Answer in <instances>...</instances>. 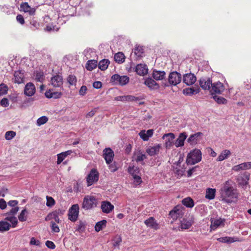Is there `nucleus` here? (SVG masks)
Returning a JSON list of instances; mask_svg holds the SVG:
<instances>
[{
    "mask_svg": "<svg viewBox=\"0 0 251 251\" xmlns=\"http://www.w3.org/2000/svg\"><path fill=\"white\" fill-rule=\"evenodd\" d=\"M222 201L231 203L236 200L238 197L237 190L234 189L229 181H226L221 188Z\"/></svg>",
    "mask_w": 251,
    "mask_h": 251,
    "instance_id": "nucleus-1",
    "label": "nucleus"
},
{
    "mask_svg": "<svg viewBox=\"0 0 251 251\" xmlns=\"http://www.w3.org/2000/svg\"><path fill=\"white\" fill-rule=\"evenodd\" d=\"M201 152L197 149L191 151L188 154L186 160L187 165H194L201 160Z\"/></svg>",
    "mask_w": 251,
    "mask_h": 251,
    "instance_id": "nucleus-2",
    "label": "nucleus"
},
{
    "mask_svg": "<svg viewBox=\"0 0 251 251\" xmlns=\"http://www.w3.org/2000/svg\"><path fill=\"white\" fill-rule=\"evenodd\" d=\"M98 201L93 196L87 195L83 199L82 208L86 210L91 209L97 206Z\"/></svg>",
    "mask_w": 251,
    "mask_h": 251,
    "instance_id": "nucleus-3",
    "label": "nucleus"
},
{
    "mask_svg": "<svg viewBox=\"0 0 251 251\" xmlns=\"http://www.w3.org/2000/svg\"><path fill=\"white\" fill-rule=\"evenodd\" d=\"M111 80L116 84L123 86L129 82V78L126 75L121 76L118 74H115L112 76Z\"/></svg>",
    "mask_w": 251,
    "mask_h": 251,
    "instance_id": "nucleus-4",
    "label": "nucleus"
},
{
    "mask_svg": "<svg viewBox=\"0 0 251 251\" xmlns=\"http://www.w3.org/2000/svg\"><path fill=\"white\" fill-rule=\"evenodd\" d=\"M181 81V75L177 72H171L168 77V82L170 85L176 86Z\"/></svg>",
    "mask_w": 251,
    "mask_h": 251,
    "instance_id": "nucleus-5",
    "label": "nucleus"
},
{
    "mask_svg": "<svg viewBox=\"0 0 251 251\" xmlns=\"http://www.w3.org/2000/svg\"><path fill=\"white\" fill-rule=\"evenodd\" d=\"M79 213V206L77 204H74L69 210V219L72 222L76 221Z\"/></svg>",
    "mask_w": 251,
    "mask_h": 251,
    "instance_id": "nucleus-6",
    "label": "nucleus"
},
{
    "mask_svg": "<svg viewBox=\"0 0 251 251\" xmlns=\"http://www.w3.org/2000/svg\"><path fill=\"white\" fill-rule=\"evenodd\" d=\"M99 178V174L97 170L95 169H92L87 177L88 186H90L95 182L98 181Z\"/></svg>",
    "mask_w": 251,
    "mask_h": 251,
    "instance_id": "nucleus-7",
    "label": "nucleus"
},
{
    "mask_svg": "<svg viewBox=\"0 0 251 251\" xmlns=\"http://www.w3.org/2000/svg\"><path fill=\"white\" fill-rule=\"evenodd\" d=\"M211 90L210 91L211 94H221L225 90V87L223 84L220 81L212 83Z\"/></svg>",
    "mask_w": 251,
    "mask_h": 251,
    "instance_id": "nucleus-8",
    "label": "nucleus"
},
{
    "mask_svg": "<svg viewBox=\"0 0 251 251\" xmlns=\"http://www.w3.org/2000/svg\"><path fill=\"white\" fill-rule=\"evenodd\" d=\"M175 135L173 133H168L163 135L162 139L165 140V146L166 149H170L173 146V143Z\"/></svg>",
    "mask_w": 251,
    "mask_h": 251,
    "instance_id": "nucleus-9",
    "label": "nucleus"
},
{
    "mask_svg": "<svg viewBox=\"0 0 251 251\" xmlns=\"http://www.w3.org/2000/svg\"><path fill=\"white\" fill-rule=\"evenodd\" d=\"M103 157L107 164H110L114 158V154L113 151L110 148H107L103 151Z\"/></svg>",
    "mask_w": 251,
    "mask_h": 251,
    "instance_id": "nucleus-10",
    "label": "nucleus"
},
{
    "mask_svg": "<svg viewBox=\"0 0 251 251\" xmlns=\"http://www.w3.org/2000/svg\"><path fill=\"white\" fill-rule=\"evenodd\" d=\"M20 11H23L25 13H28L29 15L33 16L35 14L36 8L31 7L28 2H24L20 4Z\"/></svg>",
    "mask_w": 251,
    "mask_h": 251,
    "instance_id": "nucleus-11",
    "label": "nucleus"
},
{
    "mask_svg": "<svg viewBox=\"0 0 251 251\" xmlns=\"http://www.w3.org/2000/svg\"><path fill=\"white\" fill-rule=\"evenodd\" d=\"M250 178L249 174L245 172L243 174H240L238 176L237 181L239 185L241 186H246L248 184V181Z\"/></svg>",
    "mask_w": 251,
    "mask_h": 251,
    "instance_id": "nucleus-12",
    "label": "nucleus"
},
{
    "mask_svg": "<svg viewBox=\"0 0 251 251\" xmlns=\"http://www.w3.org/2000/svg\"><path fill=\"white\" fill-rule=\"evenodd\" d=\"M197 78L194 74L188 73L184 75L183 76V82L187 85H191L195 83Z\"/></svg>",
    "mask_w": 251,
    "mask_h": 251,
    "instance_id": "nucleus-13",
    "label": "nucleus"
},
{
    "mask_svg": "<svg viewBox=\"0 0 251 251\" xmlns=\"http://www.w3.org/2000/svg\"><path fill=\"white\" fill-rule=\"evenodd\" d=\"M36 92L35 85L31 82L27 83L24 89V94L28 97L32 96L34 95Z\"/></svg>",
    "mask_w": 251,
    "mask_h": 251,
    "instance_id": "nucleus-14",
    "label": "nucleus"
},
{
    "mask_svg": "<svg viewBox=\"0 0 251 251\" xmlns=\"http://www.w3.org/2000/svg\"><path fill=\"white\" fill-rule=\"evenodd\" d=\"M201 87L203 90H209L212 85V80L209 77L201 78L199 80Z\"/></svg>",
    "mask_w": 251,
    "mask_h": 251,
    "instance_id": "nucleus-15",
    "label": "nucleus"
},
{
    "mask_svg": "<svg viewBox=\"0 0 251 251\" xmlns=\"http://www.w3.org/2000/svg\"><path fill=\"white\" fill-rule=\"evenodd\" d=\"M202 134L201 132H198L191 135L187 139V141L191 145H195L199 140L200 137Z\"/></svg>",
    "mask_w": 251,
    "mask_h": 251,
    "instance_id": "nucleus-16",
    "label": "nucleus"
},
{
    "mask_svg": "<svg viewBox=\"0 0 251 251\" xmlns=\"http://www.w3.org/2000/svg\"><path fill=\"white\" fill-rule=\"evenodd\" d=\"M51 85L55 87H59L63 84L62 77L59 75H55L50 79Z\"/></svg>",
    "mask_w": 251,
    "mask_h": 251,
    "instance_id": "nucleus-17",
    "label": "nucleus"
},
{
    "mask_svg": "<svg viewBox=\"0 0 251 251\" xmlns=\"http://www.w3.org/2000/svg\"><path fill=\"white\" fill-rule=\"evenodd\" d=\"M114 208V205L109 201H104L101 203V208L102 212L105 213H109L113 210Z\"/></svg>",
    "mask_w": 251,
    "mask_h": 251,
    "instance_id": "nucleus-18",
    "label": "nucleus"
},
{
    "mask_svg": "<svg viewBox=\"0 0 251 251\" xmlns=\"http://www.w3.org/2000/svg\"><path fill=\"white\" fill-rule=\"evenodd\" d=\"M135 72L140 75H144L148 73V67L145 64H138L135 68Z\"/></svg>",
    "mask_w": 251,
    "mask_h": 251,
    "instance_id": "nucleus-19",
    "label": "nucleus"
},
{
    "mask_svg": "<svg viewBox=\"0 0 251 251\" xmlns=\"http://www.w3.org/2000/svg\"><path fill=\"white\" fill-rule=\"evenodd\" d=\"M187 137V135L185 132L181 133L175 141V145L176 147L177 148L182 147Z\"/></svg>",
    "mask_w": 251,
    "mask_h": 251,
    "instance_id": "nucleus-20",
    "label": "nucleus"
},
{
    "mask_svg": "<svg viewBox=\"0 0 251 251\" xmlns=\"http://www.w3.org/2000/svg\"><path fill=\"white\" fill-rule=\"evenodd\" d=\"M161 148L160 144H156L152 147H149L147 150L146 152L150 156H153L158 154Z\"/></svg>",
    "mask_w": 251,
    "mask_h": 251,
    "instance_id": "nucleus-21",
    "label": "nucleus"
},
{
    "mask_svg": "<svg viewBox=\"0 0 251 251\" xmlns=\"http://www.w3.org/2000/svg\"><path fill=\"white\" fill-rule=\"evenodd\" d=\"M144 84L151 89L155 90L159 88V84L151 78H147L144 82Z\"/></svg>",
    "mask_w": 251,
    "mask_h": 251,
    "instance_id": "nucleus-22",
    "label": "nucleus"
},
{
    "mask_svg": "<svg viewBox=\"0 0 251 251\" xmlns=\"http://www.w3.org/2000/svg\"><path fill=\"white\" fill-rule=\"evenodd\" d=\"M146 225L151 228L157 229L158 228L156 221L153 217H150L144 222Z\"/></svg>",
    "mask_w": 251,
    "mask_h": 251,
    "instance_id": "nucleus-23",
    "label": "nucleus"
},
{
    "mask_svg": "<svg viewBox=\"0 0 251 251\" xmlns=\"http://www.w3.org/2000/svg\"><path fill=\"white\" fill-rule=\"evenodd\" d=\"M166 73L164 71L154 70L152 72V76L156 80H162L164 78Z\"/></svg>",
    "mask_w": 251,
    "mask_h": 251,
    "instance_id": "nucleus-24",
    "label": "nucleus"
},
{
    "mask_svg": "<svg viewBox=\"0 0 251 251\" xmlns=\"http://www.w3.org/2000/svg\"><path fill=\"white\" fill-rule=\"evenodd\" d=\"M45 95L47 98L58 99L61 97L62 94L59 92H51L49 90L46 92Z\"/></svg>",
    "mask_w": 251,
    "mask_h": 251,
    "instance_id": "nucleus-25",
    "label": "nucleus"
},
{
    "mask_svg": "<svg viewBox=\"0 0 251 251\" xmlns=\"http://www.w3.org/2000/svg\"><path fill=\"white\" fill-rule=\"evenodd\" d=\"M72 153V151L71 150H69L65 152H61L57 155V164H60L63 160L67 157L68 155H70Z\"/></svg>",
    "mask_w": 251,
    "mask_h": 251,
    "instance_id": "nucleus-26",
    "label": "nucleus"
},
{
    "mask_svg": "<svg viewBox=\"0 0 251 251\" xmlns=\"http://www.w3.org/2000/svg\"><path fill=\"white\" fill-rule=\"evenodd\" d=\"M98 62L97 60H90L87 62L85 67L87 70L92 71L96 68Z\"/></svg>",
    "mask_w": 251,
    "mask_h": 251,
    "instance_id": "nucleus-27",
    "label": "nucleus"
},
{
    "mask_svg": "<svg viewBox=\"0 0 251 251\" xmlns=\"http://www.w3.org/2000/svg\"><path fill=\"white\" fill-rule=\"evenodd\" d=\"M231 154V152L229 150H225L223 151L221 154L218 156L217 160L218 161H222L226 158Z\"/></svg>",
    "mask_w": 251,
    "mask_h": 251,
    "instance_id": "nucleus-28",
    "label": "nucleus"
},
{
    "mask_svg": "<svg viewBox=\"0 0 251 251\" xmlns=\"http://www.w3.org/2000/svg\"><path fill=\"white\" fill-rule=\"evenodd\" d=\"M24 75L20 72H15L14 73V82L15 83L20 84L24 81Z\"/></svg>",
    "mask_w": 251,
    "mask_h": 251,
    "instance_id": "nucleus-29",
    "label": "nucleus"
},
{
    "mask_svg": "<svg viewBox=\"0 0 251 251\" xmlns=\"http://www.w3.org/2000/svg\"><path fill=\"white\" fill-rule=\"evenodd\" d=\"M133 169L134 167H129L128 169V172L131 174L136 183L139 184L142 182L141 177L137 175H134V173L133 172Z\"/></svg>",
    "mask_w": 251,
    "mask_h": 251,
    "instance_id": "nucleus-30",
    "label": "nucleus"
},
{
    "mask_svg": "<svg viewBox=\"0 0 251 251\" xmlns=\"http://www.w3.org/2000/svg\"><path fill=\"white\" fill-rule=\"evenodd\" d=\"M110 63V61L108 59H103L100 61L98 66L99 68L102 71L105 70L109 64Z\"/></svg>",
    "mask_w": 251,
    "mask_h": 251,
    "instance_id": "nucleus-31",
    "label": "nucleus"
},
{
    "mask_svg": "<svg viewBox=\"0 0 251 251\" xmlns=\"http://www.w3.org/2000/svg\"><path fill=\"white\" fill-rule=\"evenodd\" d=\"M215 189H207L206 191L205 198L208 200H213L215 198Z\"/></svg>",
    "mask_w": 251,
    "mask_h": 251,
    "instance_id": "nucleus-32",
    "label": "nucleus"
},
{
    "mask_svg": "<svg viewBox=\"0 0 251 251\" xmlns=\"http://www.w3.org/2000/svg\"><path fill=\"white\" fill-rule=\"evenodd\" d=\"M200 92L199 89H195L194 88H187L183 90V93L186 95H192L195 94H198Z\"/></svg>",
    "mask_w": 251,
    "mask_h": 251,
    "instance_id": "nucleus-33",
    "label": "nucleus"
},
{
    "mask_svg": "<svg viewBox=\"0 0 251 251\" xmlns=\"http://www.w3.org/2000/svg\"><path fill=\"white\" fill-rule=\"evenodd\" d=\"M10 226V224L6 221H0V231L3 232L8 230Z\"/></svg>",
    "mask_w": 251,
    "mask_h": 251,
    "instance_id": "nucleus-34",
    "label": "nucleus"
},
{
    "mask_svg": "<svg viewBox=\"0 0 251 251\" xmlns=\"http://www.w3.org/2000/svg\"><path fill=\"white\" fill-rule=\"evenodd\" d=\"M114 60L118 63H123L125 61V55L122 52H118L114 55Z\"/></svg>",
    "mask_w": 251,
    "mask_h": 251,
    "instance_id": "nucleus-35",
    "label": "nucleus"
},
{
    "mask_svg": "<svg viewBox=\"0 0 251 251\" xmlns=\"http://www.w3.org/2000/svg\"><path fill=\"white\" fill-rule=\"evenodd\" d=\"M224 221L221 219L213 220L211 221V227L215 229L222 224H224Z\"/></svg>",
    "mask_w": 251,
    "mask_h": 251,
    "instance_id": "nucleus-36",
    "label": "nucleus"
},
{
    "mask_svg": "<svg viewBox=\"0 0 251 251\" xmlns=\"http://www.w3.org/2000/svg\"><path fill=\"white\" fill-rule=\"evenodd\" d=\"M142 46L136 45L134 50V53L137 57H141L144 52Z\"/></svg>",
    "mask_w": 251,
    "mask_h": 251,
    "instance_id": "nucleus-37",
    "label": "nucleus"
},
{
    "mask_svg": "<svg viewBox=\"0 0 251 251\" xmlns=\"http://www.w3.org/2000/svg\"><path fill=\"white\" fill-rule=\"evenodd\" d=\"M181 223V228L183 229H188L192 225V223L190 220L187 221L185 219H183Z\"/></svg>",
    "mask_w": 251,
    "mask_h": 251,
    "instance_id": "nucleus-38",
    "label": "nucleus"
},
{
    "mask_svg": "<svg viewBox=\"0 0 251 251\" xmlns=\"http://www.w3.org/2000/svg\"><path fill=\"white\" fill-rule=\"evenodd\" d=\"M182 202L183 205L188 207H192L194 205L193 200L190 198H187L183 199Z\"/></svg>",
    "mask_w": 251,
    "mask_h": 251,
    "instance_id": "nucleus-39",
    "label": "nucleus"
},
{
    "mask_svg": "<svg viewBox=\"0 0 251 251\" xmlns=\"http://www.w3.org/2000/svg\"><path fill=\"white\" fill-rule=\"evenodd\" d=\"M106 224V221L105 220H103L101 221L98 222L97 223L95 229V230L97 232L100 231L101 230L103 226H105Z\"/></svg>",
    "mask_w": 251,
    "mask_h": 251,
    "instance_id": "nucleus-40",
    "label": "nucleus"
},
{
    "mask_svg": "<svg viewBox=\"0 0 251 251\" xmlns=\"http://www.w3.org/2000/svg\"><path fill=\"white\" fill-rule=\"evenodd\" d=\"M135 155V160L137 162L143 161L147 158V155L142 153L140 151H139Z\"/></svg>",
    "mask_w": 251,
    "mask_h": 251,
    "instance_id": "nucleus-41",
    "label": "nucleus"
},
{
    "mask_svg": "<svg viewBox=\"0 0 251 251\" xmlns=\"http://www.w3.org/2000/svg\"><path fill=\"white\" fill-rule=\"evenodd\" d=\"M213 98L218 104H226L227 101L225 98L216 95L213 96Z\"/></svg>",
    "mask_w": 251,
    "mask_h": 251,
    "instance_id": "nucleus-42",
    "label": "nucleus"
},
{
    "mask_svg": "<svg viewBox=\"0 0 251 251\" xmlns=\"http://www.w3.org/2000/svg\"><path fill=\"white\" fill-rule=\"evenodd\" d=\"M27 211L26 209H23L18 216L19 220L21 222L25 221L27 219L26 215Z\"/></svg>",
    "mask_w": 251,
    "mask_h": 251,
    "instance_id": "nucleus-43",
    "label": "nucleus"
},
{
    "mask_svg": "<svg viewBox=\"0 0 251 251\" xmlns=\"http://www.w3.org/2000/svg\"><path fill=\"white\" fill-rule=\"evenodd\" d=\"M86 224L85 222L80 221L79 224L76 227V231L79 232H83L85 230Z\"/></svg>",
    "mask_w": 251,
    "mask_h": 251,
    "instance_id": "nucleus-44",
    "label": "nucleus"
},
{
    "mask_svg": "<svg viewBox=\"0 0 251 251\" xmlns=\"http://www.w3.org/2000/svg\"><path fill=\"white\" fill-rule=\"evenodd\" d=\"M5 220L11 222L13 227H15L17 225L18 221L15 216H9L5 218Z\"/></svg>",
    "mask_w": 251,
    "mask_h": 251,
    "instance_id": "nucleus-45",
    "label": "nucleus"
},
{
    "mask_svg": "<svg viewBox=\"0 0 251 251\" xmlns=\"http://www.w3.org/2000/svg\"><path fill=\"white\" fill-rule=\"evenodd\" d=\"M48 121V118L46 116H42L40 118H38L37 120V125L38 126H40L46 123Z\"/></svg>",
    "mask_w": 251,
    "mask_h": 251,
    "instance_id": "nucleus-46",
    "label": "nucleus"
},
{
    "mask_svg": "<svg viewBox=\"0 0 251 251\" xmlns=\"http://www.w3.org/2000/svg\"><path fill=\"white\" fill-rule=\"evenodd\" d=\"M8 88L6 85L4 83L0 84V95H5L8 91Z\"/></svg>",
    "mask_w": 251,
    "mask_h": 251,
    "instance_id": "nucleus-47",
    "label": "nucleus"
},
{
    "mask_svg": "<svg viewBox=\"0 0 251 251\" xmlns=\"http://www.w3.org/2000/svg\"><path fill=\"white\" fill-rule=\"evenodd\" d=\"M16 135V132L13 131H8L5 133V138L7 140H10Z\"/></svg>",
    "mask_w": 251,
    "mask_h": 251,
    "instance_id": "nucleus-48",
    "label": "nucleus"
},
{
    "mask_svg": "<svg viewBox=\"0 0 251 251\" xmlns=\"http://www.w3.org/2000/svg\"><path fill=\"white\" fill-rule=\"evenodd\" d=\"M67 81L71 85H75L76 82V78L74 75H70L67 78Z\"/></svg>",
    "mask_w": 251,
    "mask_h": 251,
    "instance_id": "nucleus-49",
    "label": "nucleus"
},
{
    "mask_svg": "<svg viewBox=\"0 0 251 251\" xmlns=\"http://www.w3.org/2000/svg\"><path fill=\"white\" fill-rule=\"evenodd\" d=\"M180 211L179 210L173 209L170 212L169 215L173 218L176 219L180 215Z\"/></svg>",
    "mask_w": 251,
    "mask_h": 251,
    "instance_id": "nucleus-50",
    "label": "nucleus"
},
{
    "mask_svg": "<svg viewBox=\"0 0 251 251\" xmlns=\"http://www.w3.org/2000/svg\"><path fill=\"white\" fill-rule=\"evenodd\" d=\"M114 242L113 243V246L115 247L119 246L121 242H122V238L119 235H117L115 237L114 239Z\"/></svg>",
    "mask_w": 251,
    "mask_h": 251,
    "instance_id": "nucleus-51",
    "label": "nucleus"
},
{
    "mask_svg": "<svg viewBox=\"0 0 251 251\" xmlns=\"http://www.w3.org/2000/svg\"><path fill=\"white\" fill-rule=\"evenodd\" d=\"M54 204L55 201L54 200V199L51 197L47 196V206H48V207H51L53 205H54Z\"/></svg>",
    "mask_w": 251,
    "mask_h": 251,
    "instance_id": "nucleus-52",
    "label": "nucleus"
},
{
    "mask_svg": "<svg viewBox=\"0 0 251 251\" xmlns=\"http://www.w3.org/2000/svg\"><path fill=\"white\" fill-rule=\"evenodd\" d=\"M19 210V207L18 206L13 207L9 212L6 213V215L8 216H14V215L17 213Z\"/></svg>",
    "mask_w": 251,
    "mask_h": 251,
    "instance_id": "nucleus-53",
    "label": "nucleus"
},
{
    "mask_svg": "<svg viewBox=\"0 0 251 251\" xmlns=\"http://www.w3.org/2000/svg\"><path fill=\"white\" fill-rule=\"evenodd\" d=\"M139 135L140 138L143 139L144 141H148L149 140V137L148 135L146 134V130H142L139 133Z\"/></svg>",
    "mask_w": 251,
    "mask_h": 251,
    "instance_id": "nucleus-54",
    "label": "nucleus"
},
{
    "mask_svg": "<svg viewBox=\"0 0 251 251\" xmlns=\"http://www.w3.org/2000/svg\"><path fill=\"white\" fill-rule=\"evenodd\" d=\"M50 224H51V228L52 231H53L54 232H56V233H58L59 232V231H60L59 228L58 226L54 222L51 221L50 222Z\"/></svg>",
    "mask_w": 251,
    "mask_h": 251,
    "instance_id": "nucleus-55",
    "label": "nucleus"
},
{
    "mask_svg": "<svg viewBox=\"0 0 251 251\" xmlns=\"http://www.w3.org/2000/svg\"><path fill=\"white\" fill-rule=\"evenodd\" d=\"M140 100V99L139 97H136L131 95L126 96V101H137Z\"/></svg>",
    "mask_w": 251,
    "mask_h": 251,
    "instance_id": "nucleus-56",
    "label": "nucleus"
},
{
    "mask_svg": "<svg viewBox=\"0 0 251 251\" xmlns=\"http://www.w3.org/2000/svg\"><path fill=\"white\" fill-rule=\"evenodd\" d=\"M232 170L235 171V172H238L241 170H244L243 163L240 164L239 165H237L234 166L232 168Z\"/></svg>",
    "mask_w": 251,
    "mask_h": 251,
    "instance_id": "nucleus-57",
    "label": "nucleus"
},
{
    "mask_svg": "<svg viewBox=\"0 0 251 251\" xmlns=\"http://www.w3.org/2000/svg\"><path fill=\"white\" fill-rule=\"evenodd\" d=\"M0 105L4 107H7L9 105V101L7 99L3 98L0 101Z\"/></svg>",
    "mask_w": 251,
    "mask_h": 251,
    "instance_id": "nucleus-58",
    "label": "nucleus"
},
{
    "mask_svg": "<svg viewBox=\"0 0 251 251\" xmlns=\"http://www.w3.org/2000/svg\"><path fill=\"white\" fill-rule=\"evenodd\" d=\"M30 244L33 245H36L37 246H40L41 242L39 240H36L35 238L32 237L31 239Z\"/></svg>",
    "mask_w": 251,
    "mask_h": 251,
    "instance_id": "nucleus-59",
    "label": "nucleus"
},
{
    "mask_svg": "<svg viewBox=\"0 0 251 251\" xmlns=\"http://www.w3.org/2000/svg\"><path fill=\"white\" fill-rule=\"evenodd\" d=\"M46 245L48 248L52 250L54 249L55 248L54 243L50 241H47L46 242Z\"/></svg>",
    "mask_w": 251,
    "mask_h": 251,
    "instance_id": "nucleus-60",
    "label": "nucleus"
},
{
    "mask_svg": "<svg viewBox=\"0 0 251 251\" xmlns=\"http://www.w3.org/2000/svg\"><path fill=\"white\" fill-rule=\"evenodd\" d=\"M17 21L20 23L21 25L25 24V20L23 16L21 14H18L16 17Z\"/></svg>",
    "mask_w": 251,
    "mask_h": 251,
    "instance_id": "nucleus-61",
    "label": "nucleus"
},
{
    "mask_svg": "<svg viewBox=\"0 0 251 251\" xmlns=\"http://www.w3.org/2000/svg\"><path fill=\"white\" fill-rule=\"evenodd\" d=\"M87 88L86 86L83 85L81 87L79 93L81 96H84L85 95L86 91H87Z\"/></svg>",
    "mask_w": 251,
    "mask_h": 251,
    "instance_id": "nucleus-62",
    "label": "nucleus"
},
{
    "mask_svg": "<svg viewBox=\"0 0 251 251\" xmlns=\"http://www.w3.org/2000/svg\"><path fill=\"white\" fill-rule=\"evenodd\" d=\"M44 75L42 73H38L36 74L35 79L37 81L41 82L43 80Z\"/></svg>",
    "mask_w": 251,
    "mask_h": 251,
    "instance_id": "nucleus-63",
    "label": "nucleus"
},
{
    "mask_svg": "<svg viewBox=\"0 0 251 251\" xmlns=\"http://www.w3.org/2000/svg\"><path fill=\"white\" fill-rule=\"evenodd\" d=\"M109 169L111 172H115L117 170L118 168L116 166L115 163H114L109 165Z\"/></svg>",
    "mask_w": 251,
    "mask_h": 251,
    "instance_id": "nucleus-64",
    "label": "nucleus"
}]
</instances>
